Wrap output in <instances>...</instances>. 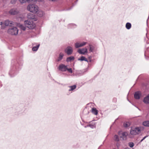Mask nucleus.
I'll use <instances>...</instances> for the list:
<instances>
[{"instance_id": "nucleus-12", "label": "nucleus", "mask_w": 149, "mask_h": 149, "mask_svg": "<svg viewBox=\"0 0 149 149\" xmlns=\"http://www.w3.org/2000/svg\"><path fill=\"white\" fill-rule=\"evenodd\" d=\"M122 135L120 136V137L122 138L124 140H125L126 137L128 135L127 133L126 132H123L121 133Z\"/></svg>"}, {"instance_id": "nucleus-36", "label": "nucleus", "mask_w": 149, "mask_h": 149, "mask_svg": "<svg viewBox=\"0 0 149 149\" xmlns=\"http://www.w3.org/2000/svg\"><path fill=\"white\" fill-rule=\"evenodd\" d=\"M115 149L114 148V149Z\"/></svg>"}, {"instance_id": "nucleus-15", "label": "nucleus", "mask_w": 149, "mask_h": 149, "mask_svg": "<svg viewBox=\"0 0 149 149\" xmlns=\"http://www.w3.org/2000/svg\"><path fill=\"white\" fill-rule=\"evenodd\" d=\"M38 12L37 13V15L39 17H41L44 15V13L43 11L40 10H38Z\"/></svg>"}, {"instance_id": "nucleus-21", "label": "nucleus", "mask_w": 149, "mask_h": 149, "mask_svg": "<svg viewBox=\"0 0 149 149\" xmlns=\"http://www.w3.org/2000/svg\"><path fill=\"white\" fill-rule=\"evenodd\" d=\"M40 45H38L36 46L33 47L32 48V50L33 51H36L39 47Z\"/></svg>"}, {"instance_id": "nucleus-2", "label": "nucleus", "mask_w": 149, "mask_h": 149, "mask_svg": "<svg viewBox=\"0 0 149 149\" xmlns=\"http://www.w3.org/2000/svg\"><path fill=\"white\" fill-rule=\"evenodd\" d=\"M18 30L16 27L9 29L8 30V33L12 35H16L18 33Z\"/></svg>"}, {"instance_id": "nucleus-5", "label": "nucleus", "mask_w": 149, "mask_h": 149, "mask_svg": "<svg viewBox=\"0 0 149 149\" xmlns=\"http://www.w3.org/2000/svg\"><path fill=\"white\" fill-rule=\"evenodd\" d=\"M65 52L68 55L71 54L73 52V49L72 47L68 46L65 50Z\"/></svg>"}, {"instance_id": "nucleus-8", "label": "nucleus", "mask_w": 149, "mask_h": 149, "mask_svg": "<svg viewBox=\"0 0 149 149\" xmlns=\"http://www.w3.org/2000/svg\"><path fill=\"white\" fill-rule=\"evenodd\" d=\"M86 42H83L82 43L77 42L75 44V47L76 48L82 47L86 44Z\"/></svg>"}, {"instance_id": "nucleus-3", "label": "nucleus", "mask_w": 149, "mask_h": 149, "mask_svg": "<svg viewBox=\"0 0 149 149\" xmlns=\"http://www.w3.org/2000/svg\"><path fill=\"white\" fill-rule=\"evenodd\" d=\"M140 131V129L139 127H131L130 133L132 135H135L139 134Z\"/></svg>"}, {"instance_id": "nucleus-7", "label": "nucleus", "mask_w": 149, "mask_h": 149, "mask_svg": "<svg viewBox=\"0 0 149 149\" xmlns=\"http://www.w3.org/2000/svg\"><path fill=\"white\" fill-rule=\"evenodd\" d=\"M59 69L62 71L64 72L67 70V68L66 66L63 64H61L59 66Z\"/></svg>"}, {"instance_id": "nucleus-13", "label": "nucleus", "mask_w": 149, "mask_h": 149, "mask_svg": "<svg viewBox=\"0 0 149 149\" xmlns=\"http://www.w3.org/2000/svg\"><path fill=\"white\" fill-rule=\"evenodd\" d=\"M27 18L30 19H33L34 18V15L31 13H29L27 14Z\"/></svg>"}, {"instance_id": "nucleus-24", "label": "nucleus", "mask_w": 149, "mask_h": 149, "mask_svg": "<svg viewBox=\"0 0 149 149\" xmlns=\"http://www.w3.org/2000/svg\"><path fill=\"white\" fill-rule=\"evenodd\" d=\"M18 26L20 28V29L23 31L25 30L26 28L23 26L22 25L19 24Z\"/></svg>"}, {"instance_id": "nucleus-6", "label": "nucleus", "mask_w": 149, "mask_h": 149, "mask_svg": "<svg viewBox=\"0 0 149 149\" xmlns=\"http://www.w3.org/2000/svg\"><path fill=\"white\" fill-rule=\"evenodd\" d=\"M77 52L80 54H84L88 53V49L86 48L79 49L78 50Z\"/></svg>"}, {"instance_id": "nucleus-30", "label": "nucleus", "mask_w": 149, "mask_h": 149, "mask_svg": "<svg viewBox=\"0 0 149 149\" xmlns=\"http://www.w3.org/2000/svg\"><path fill=\"white\" fill-rule=\"evenodd\" d=\"M68 71V72H69L70 73H72V69L71 68H69L68 69L67 68V70Z\"/></svg>"}, {"instance_id": "nucleus-35", "label": "nucleus", "mask_w": 149, "mask_h": 149, "mask_svg": "<svg viewBox=\"0 0 149 149\" xmlns=\"http://www.w3.org/2000/svg\"><path fill=\"white\" fill-rule=\"evenodd\" d=\"M125 149H130L129 148H126Z\"/></svg>"}, {"instance_id": "nucleus-20", "label": "nucleus", "mask_w": 149, "mask_h": 149, "mask_svg": "<svg viewBox=\"0 0 149 149\" xmlns=\"http://www.w3.org/2000/svg\"><path fill=\"white\" fill-rule=\"evenodd\" d=\"M131 27V24L129 22L127 23L126 24V28L128 29H130Z\"/></svg>"}, {"instance_id": "nucleus-32", "label": "nucleus", "mask_w": 149, "mask_h": 149, "mask_svg": "<svg viewBox=\"0 0 149 149\" xmlns=\"http://www.w3.org/2000/svg\"><path fill=\"white\" fill-rule=\"evenodd\" d=\"M16 1H11L10 3L12 4H15L16 3Z\"/></svg>"}, {"instance_id": "nucleus-29", "label": "nucleus", "mask_w": 149, "mask_h": 149, "mask_svg": "<svg viewBox=\"0 0 149 149\" xmlns=\"http://www.w3.org/2000/svg\"><path fill=\"white\" fill-rule=\"evenodd\" d=\"M20 2L22 3H26L27 1L28 2V0H19Z\"/></svg>"}, {"instance_id": "nucleus-26", "label": "nucleus", "mask_w": 149, "mask_h": 149, "mask_svg": "<svg viewBox=\"0 0 149 149\" xmlns=\"http://www.w3.org/2000/svg\"><path fill=\"white\" fill-rule=\"evenodd\" d=\"M74 58V57L73 56L67 58L66 61L67 62L70 61L71 60H73Z\"/></svg>"}, {"instance_id": "nucleus-27", "label": "nucleus", "mask_w": 149, "mask_h": 149, "mask_svg": "<svg viewBox=\"0 0 149 149\" xmlns=\"http://www.w3.org/2000/svg\"><path fill=\"white\" fill-rule=\"evenodd\" d=\"M36 2V0H28V3H35Z\"/></svg>"}, {"instance_id": "nucleus-18", "label": "nucleus", "mask_w": 149, "mask_h": 149, "mask_svg": "<svg viewBox=\"0 0 149 149\" xmlns=\"http://www.w3.org/2000/svg\"><path fill=\"white\" fill-rule=\"evenodd\" d=\"M63 56V54L62 53H60L59 55V57L57 59L58 61H60L61 60Z\"/></svg>"}, {"instance_id": "nucleus-4", "label": "nucleus", "mask_w": 149, "mask_h": 149, "mask_svg": "<svg viewBox=\"0 0 149 149\" xmlns=\"http://www.w3.org/2000/svg\"><path fill=\"white\" fill-rule=\"evenodd\" d=\"M24 23L26 26L29 29H32L35 27V26L33 25L32 22L29 21V20L25 21Z\"/></svg>"}, {"instance_id": "nucleus-11", "label": "nucleus", "mask_w": 149, "mask_h": 149, "mask_svg": "<svg viewBox=\"0 0 149 149\" xmlns=\"http://www.w3.org/2000/svg\"><path fill=\"white\" fill-rule=\"evenodd\" d=\"M143 102L146 104H149V94L144 98Z\"/></svg>"}, {"instance_id": "nucleus-37", "label": "nucleus", "mask_w": 149, "mask_h": 149, "mask_svg": "<svg viewBox=\"0 0 149 149\" xmlns=\"http://www.w3.org/2000/svg\"><path fill=\"white\" fill-rule=\"evenodd\" d=\"M134 149L133 148V149Z\"/></svg>"}, {"instance_id": "nucleus-34", "label": "nucleus", "mask_w": 149, "mask_h": 149, "mask_svg": "<svg viewBox=\"0 0 149 149\" xmlns=\"http://www.w3.org/2000/svg\"><path fill=\"white\" fill-rule=\"evenodd\" d=\"M3 24V23L2 22H0V25H2V24Z\"/></svg>"}, {"instance_id": "nucleus-14", "label": "nucleus", "mask_w": 149, "mask_h": 149, "mask_svg": "<svg viewBox=\"0 0 149 149\" xmlns=\"http://www.w3.org/2000/svg\"><path fill=\"white\" fill-rule=\"evenodd\" d=\"M91 112L93 114L95 115H97L98 114V111L95 108H92L91 110Z\"/></svg>"}, {"instance_id": "nucleus-10", "label": "nucleus", "mask_w": 149, "mask_h": 149, "mask_svg": "<svg viewBox=\"0 0 149 149\" xmlns=\"http://www.w3.org/2000/svg\"><path fill=\"white\" fill-rule=\"evenodd\" d=\"M141 93L140 91L136 92L134 94V97L136 99H139L141 96Z\"/></svg>"}, {"instance_id": "nucleus-9", "label": "nucleus", "mask_w": 149, "mask_h": 149, "mask_svg": "<svg viewBox=\"0 0 149 149\" xmlns=\"http://www.w3.org/2000/svg\"><path fill=\"white\" fill-rule=\"evenodd\" d=\"M9 13L12 15H15L18 13V11L16 9H12L9 12Z\"/></svg>"}, {"instance_id": "nucleus-17", "label": "nucleus", "mask_w": 149, "mask_h": 149, "mask_svg": "<svg viewBox=\"0 0 149 149\" xmlns=\"http://www.w3.org/2000/svg\"><path fill=\"white\" fill-rule=\"evenodd\" d=\"M12 22L8 20H6L4 24L6 26H9L11 24Z\"/></svg>"}, {"instance_id": "nucleus-31", "label": "nucleus", "mask_w": 149, "mask_h": 149, "mask_svg": "<svg viewBox=\"0 0 149 149\" xmlns=\"http://www.w3.org/2000/svg\"><path fill=\"white\" fill-rule=\"evenodd\" d=\"M148 136H146L145 137H143V138L141 140V141H140V142H142Z\"/></svg>"}, {"instance_id": "nucleus-19", "label": "nucleus", "mask_w": 149, "mask_h": 149, "mask_svg": "<svg viewBox=\"0 0 149 149\" xmlns=\"http://www.w3.org/2000/svg\"><path fill=\"white\" fill-rule=\"evenodd\" d=\"M78 60H80L81 61H86L88 62V60L84 56H81V58L78 59Z\"/></svg>"}, {"instance_id": "nucleus-22", "label": "nucleus", "mask_w": 149, "mask_h": 149, "mask_svg": "<svg viewBox=\"0 0 149 149\" xmlns=\"http://www.w3.org/2000/svg\"><path fill=\"white\" fill-rule=\"evenodd\" d=\"M130 125V123L129 122H127L124 123V126L125 127H127Z\"/></svg>"}, {"instance_id": "nucleus-1", "label": "nucleus", "mask_w": 149, "mask_h": 149, "mask_svg": "<svg viewBox=\"0 0 149 149\" xmlns=\"http://www.w3.org/2000/svg\"><path fill=\"white\" fill-rule=\"evenodd\" d=\"M38 7L34 4H29L27 7V10L30 12L36 13L38 11Z\"/></svg>"}, {"instance_id": "nucleus-16", "label": "nucleus", "mask_w": 149, "mask_h": 149, "mask_svg": "<svg viewBox=\"0 0 149 149\" xmlns=\"http://www.w3.org/2000/svg\"><path fill=\"white\" fill-rule=\"evenodd\" d=\"M143 125L145 126L149 127V121H146L143 122Z\"/></svg>"}, {"instance_id": "nucleus-23", "label": "nucleus", "mask_w": 149, "mask_h": 149, "mask_svg": "<svg viewBox=\"0 0 149 149\" xmlns=\"http://www.w3.org/2000/svg\"><path fill=\"white\" fill-rule=\"evenodd\" d=\"M114 140L117 141H119V136L117 135H115L114 137Z\"/></svg>"}, {"instance_id": "nucleus-28", "label": "nucleus", "mask_w": 149, "mask_h": 149, "mask_svg": "<svg viewBox=\"0 0 149 149\" xmlns=\"http://www.w3.org/2000/svg\"><path fill=\"white\" fill-rule=\"evenodd\" d=\"M129 145L131 148H132L134 146V144L132 142H129Z\"/></svg>"}, {"instance_id": "nucleus-33", "label": "nucleus", "mask_w": 149, "mask_h": 149, "mask_svg": "<svg viewBox=\"0 0 149 149\" xmlns=\"http://www.w3.org/2000/svg\"><path fill=\"white\" fill-rule=\"evenodd\" d=\"M90 51H91V52H92V50L91 49V46L90 45Z\"/></svg>"}, {"instance_id": "nucleus-25", "label": "nucleus", "mask_w": 149, "mask_h": 149, "mask_svg": "<svg viewBox=\"0 0 149 149\" xmlns=\"http://www.w3.org/2000/svg\"><path fill=\"white\" fill-rule=\"evenodd\" d=\"M69 87L70 89L69 90V91H73L76 88V86L75 85H74L73 86H70Z\"/></svg>"}]
</instances>
